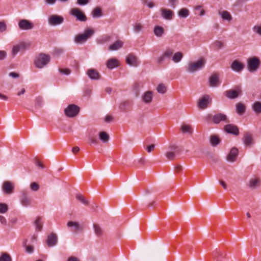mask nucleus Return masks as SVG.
Returning <instances> with one entry per match:
<instances>
[{
    "label": "nucleus",
    "instance_id": "60",
    "mask_svg": "<svg viewBox=\"0 0 261 261\" xmlns=\"http://www.w3.org/2000/svg\"><path fill=\"white\" fill-rule=\"evenodd\" d=\"M112 120L113 117L110 115H107L105 118V120L106 122H110Z\"/></svg>",
    "mask_w": 261,
    "mask_h": 261
},
{
    "label": "nucleus",
    "instance_id": "57",
    "mask_svg": "<svg viewBox=\"0 0 261 261\" xmlns=\"http://www.w3.org/2000/svg\"><path fill=\"white\" fill-rule=\"evenodd\" d=\"M35 102L37 105H41L43 102L42 97H38L35 99Z\"/></svg>",
    "mask_w": 261,
    "mask_h": 261
},
{
    "label": "nucleus",
    "instance_id": "56",
    "mask_svg": "<svg viewBox=\"0 0 261 261\" xmlns=\"http://www.w3.org/2000/svg\"><path fill=\"white\" fill-rule=\"evenodd\" d=\"M7 56V53L4 50H0V60L4 59Z\"/></svg>",
    "mask_w": 261,
    "mask_h": 261
},
{
    "label": "nucleus",
    "instance_id": "4",
    "mask_svg": "<svg viewBox=\"0 0 261 261\" xmlns=\"http://www.w3.org/2000/svg\"><path fill=\"white\" fill-rule=\"evenodd\" d=\"M205 63L204 59H201L196 62L189 63L187 67V71L190 73H193L202 68Z\"/></svg>",
    "mask_w": 261,
    "mask_h": 261
},
{
    "label": "nucleus",
    "instance_id": "49",
    "mask_svg": "<svg viewBox=\"0 0 261 261\" xmlns=\"http://www.w3.org/2000/svg\"><path fill=\"white\" fill-rule=\"evenodd\" d=\"M181 128V130L184 133H189L190 134H192V133L190 126L188 125H182Z\"/></svg>",
    "mask_w": 261,
    "mask_h": 261
},
{
    "label": "nucleus",
    "instance_id": "63",
    "mask_svg": "<svg viewBox=\"0 0 261 261\" xmlns=\"http://www.w3.org/2000/svg\"><path fill=\"white\" fill-rule=\"evenodd\" d=\"M67 261H80V260L76 257L71 256L68 258Z\"/></svg>",
    "mask_w": 261,
    "mask_h": 261
},
{
    "label": "nucleus",
    "instance_id": "46",
    "mask_svg": "<svg viewBox=\"0 0 261 261\" xmlns=\"http://www.w3.org/2000/svg\"><path fill=\"white\" fill-rule=\"evenodd\" d=\"M8 211V206L6 203H0V213L5 214Z\"/></svg>",
    "mask_w": 261,
    "mask_h": 261
},
{
    "label": "nucleus",
    "instance_id": "19",
    "mask_svg": "<svg viewBox=\"0 0 261 261\" xmlns=\"http://www.w3.org/2000/svg\"><path fill=\"white\" fill-rule=\"evenodd\" d=\"M87 74L89 77L93 80H97L100 79V75L95 69L91 68L87 70Z\"/></svg>",
    "mask_w": 261,
    "mask_h": 261
},
{
    "label": "nucleus",
    "instance_id": "54",
    "mask_svg": "<svg viewBox=\"0 0 261 261\" xmlns=\"http://www.w3.org/2000/svg\"><path fill=\"white\" fill-rule=\"evenodd\" d=\"M7 29V25L4 22L0 21V32H4Z\"/></svg>",
    "mask_w": 261,
    "mask_h": 261
},
{
    "label": "nucleus",
    "instance_id": "44",
    "mask_svg": "<svg viewBox=\"0 0 261 261\" xmlns=\"http://www.w3.org/2000/svg\"><path fill=\"white\" fill-rule=\"evenodd\" d=\"M36 230L40 231L41 230L42 228V225L40 221V218H37L35 222Z\"/></svg>",
    "mask_w": 261,
    "mask_h": 261
},
{
    "label": "nucleus",
    "instance_id": "43",
    "mask_svg": "<svg viewBox=\"0 0 261 261\" xmlns=\"http://www.w3.org/2000/svg\"><path fill=\"white\" fill-rule=\"evenodd\" d=\"M76 198L79 200L81 202H82L83 204H85V205H88V203H89V202L88 201H87L85 198V197L81 195V194H78V195H76Z\"/></svg>",
    "mask_w": 261,
    "mask_h": 261
},
{
    "label": "nucleus",
    "instance_id": "6",
    "mask_svg": "<svg viewBox=\"0 0 261 261\" xmlns=\"http://www.w3.org/2000/svg\"><path fill=\"white\" fill-rule=\"evenodd\" d=\"M79 112L80 108L75 105H69L64 110L65 114L68 117H75Z\"/></svg>",
    "mask_w": 261,
    "mask_h": 261
},
{
    "label": "nucleus",
    "instance_id": "12",
    "mask_svg": "<svg viewBox=\"0 0 261 261\" xmlns=\"http://www.w3.org/2000/svg\"><path fill=\"white\" fill-rule=\"evenodd\" d=\"M14 187L13 184L9 181H5L2 186V190L6 194H11L14 192Z\"/></svg>",
    "mask_w": 261,
    "mask_h": 261
},
{
    "label": "nucleus",
    "instance_id": "25",
    "mask_svg": "<svg viewBox=\"0 0 261 261\" xmlns=\"http://www.w3.org/2000/svg\"><path fill=\"white\" fill-rule=\"evenodd\" d=\"M152 92L151 91H147L144 93L142 96V101L145 103H149L152 100Z\"/></svg>",
    "mask_w": 261,
    "mask_h": 261
},
{
    "label": "nucleus",
    "instance_id": "37",
    "mask_svg": "<svg viewBox=\"0 0 261 261\" xmlns=\"http://www.w3.org/2000/svg\"><path fill=\"white\" fill-rule=\"evenodd\" d=\"M252 108L256 114L261 113V102H255L252 106Z\"/></svg>",
    "mask_w": 261,
    "mask_h": 261
},
{
    "label": "nucleus",
    "instance_id": "59",
    "mask_svg": "<svg viewBox=\"0 0 261 261\" xmlns=\"http://www.w3.org/2000/svg\"><path fill=\"white\" fill-rule=\"evenodd\" d=\"M0 222L3 225H6L7 220L4 217L0 216Z\"/></svg>",
    "mask_w": 261,
    "mask_h": 261
},
{
    "label": "nucleus",
    "instance_id": "30",
    "mask_svg": "<svg viewBox=\"0 0 261 261\" xmlns=\"http://www.w3.org/2000/svg\"><path fill=\"white\" fill-rule=\"evenodd\" d=\"M122 45L123 42L120 40H117L113 44L110 45L109 49L110 50H116L122 47Z\"/></svg>",
    "mask_w": 261,
    "mask_h": 261
},
{
    "label": "nucleus",
    "instance_id": "20",
    "mask_svg": "<svg viewBox=\"0 0 261 261\" xmlns=\"http://www.w3.org/2000/svg\"><path fill=\"white\" fill-rule=\"evenodd\" d=\"M30 44L24 42H21L19 44L13 46L12 49V54L16 55L21 49H24L27 46H29Z\"/></svg>",
    "mask_w": 261,
    "mask_h": 261
},
{
    "label": "nucleus",
    "instance_id": "33",
    "mask_svg": "<svg viewBox=\"0 0 261 261\" xmlns=\"http://www.w3.org/2000/svg\"><path fill=\"white\" fill-rule=\"evenodd\" d=\"M210 139L211 144L213 146L217 145L221 142V139L216 135H211Z\"/></svg>",
    "mask_w": 261,
    "mask_h": 261
},
{
    "label": "nucleus",
    "instance_id": "42",
    "mask_svg": "<svg viewBox=\"0 0 261 261\" xmlns=\"http://www.w3.org/2000/svg\"><path fill=\"white\" fill-rule=\"evenodd\" d=\"M101 15V11L100 8L97 7L93 10L92 12V16L93 17H100Z\"/></svg>",
    "mask_w": 261,
    "mask_h": 261
},
{
    "label": "nucleus",
    "instance_id": "50",
    "mask_svg": "<svg viewBox=\"0 0 261 261\" xmlns=\"http://www.w3.org/2000/svg\"><path fill=\"white\" fill-rule=\"evenodd\" d=\"M30 188L33 191H37L39 189V186L37 183L34 182L31 183Z\"/></svg>",
    "mask_w": 261,
    "mask_h": 261
},
{
    "label": "nucleus",
    "instance_id": "18",
    "mask_svg": "<svg viewBox=\"0 0 261 261\" xmlns=\"http://www.w3.org/2000/svg\"><path fill=\"white\" fill-rule=\"evenodd\" d=\"M20 202H21V203L23 206H28V205H30V204H31V199L29 197L27 193L25 191H22L21 192V197H20Z\"/></svg>",
    "mask_w": 261,
    "mask_h": 261
},
{
    "label": "nucleus",
    "instance_id": "52",
    "mask_svg": "<svg viewBox=\"0 0 261 261\" xmlns=\"http://www.w3.org/2000/svg\"><path fill=\"white\" fill-rule=\"evenodd\" d=\"M89 140L90 144H97L98 143L97 140L92 136H89Z\"/></svg>",
    "mask_w": 261,
    "mask_h": 261
},
{
    "label": "nucleus",
    "instance_id": "61",
    "mask_svg": "<svg viewBox=\"0 0 261 261\" xmlns=\"http://www.w3.org/2000/svg\"><path fill=\"white\" fill-rule=\"evenodd\" d=\"M216 253H218V254H217V258L219 259V257H223L224 255H223V254L221 252V251H216L215 252H214L213 253V255H214V258H215V254Z\"/></svg>",
    "mask_w": 261,
    "mask_h": 261
},
{
    "label": "nucleus",
    "instance_id": "16",
    "mask_svg": "<svg viewBox=\"0 0 261 261\" xmlns=\"http://www.w3.org/2000/svg\"><path fill=\"white\" fill-rule=\"evenodd\" d=\"M126 62L129 65L135 67L139 64L137 57L132 54H128L126 56Z\"/></svg>",
    "mask_w": 261,
    "mask_h": 261
},
{
    "label": "nucleus",
    "instance_id": "8",
    "mask_svg": "<svg viewBox=\"0 0 261 261\" xmlns=\"http://www.w3.org/2000/svg\"><path fill=\"white\" fill-rule=\"evenodd\" d=\"M212 102L210 96L207 94L203 95L199 99L197 107L200 110H204L208 107V105Z\"/></svg>",
    "mask_w": 261,
    "mask_h": 261
},
{
    "label": "nucleus",
    "instance_id": "39",
    "mask_svg": "<svg viewBox=\"0 0 261 261\" xmlns=\"http://www.w3.org/2000/svg\"><path fill=\"white\" fill-rule=\"evenodd\" d=\"M178 14L180 17L186 18L188 16L189 12L187 9L182 8L178 11Z\"/></svg>",
    "mask_w": 261,
    "mask_h": 261
},
{
    "label": "nucleus",
    "instance_id": "15",
    "mask_svg": "<svg viewBox=\"0 0 261 261\" xmlns=\"http://www.w3.org/2000/svg\"><path fill=\"white\" fill-rule=\"evenodd\" d=\"M225 131L228 133L234 135H238L239 134V131L238 127L233 124H228L224 126Z\"/></svg>",
    "mask_w": 261,
    "mask_h": 261
},
{
    "label": "nucleus",
    "instance_id": "13",
    "mask_svg": "<svg viewBox=\"0 0 261 261\" xmlns=\"http://www.w3.org/2000/svg\"><path fill=\"white\" fill-rule=\"evenodd\" d=\"M174 53V50L172 48H167L162 55L160 56L157 60L158 64H161L165 59V58H170Z\"/></svg>",
    "mask_w": 261,
    "mask_h": 261
},
{
    "label": "nucleus",
    "instance_id": "7",
    "mask_svg": "<svg viewBox=\"0 0 261 261\" xmlns=\"http://www.w3.org/2000/svg\"><path fill=\"white\" fill-rule=\"evenodd\" d=\"M260 64L259 60L256 57L250 58L247 61V68L251 72L256 71Z\"/></svg>",
    "mask_w": 261,
    "mask_h": 261
},
{
    "label": "nucleus",
    "instance_id": "64",
    "mask_svg": "<svg viewBox=\"0 0 261 261\" xmlns=\"http://www.w3.org/2000/svg\"><path fill=\"white\" fill-rule=\"evenodd\" d=\"M9 75L13 78H17L19 76V74L18 73L14 72L10 73Z\"/></svg>",
    "mask_w": 261,
    "mask_h": 261
},
{
    "label": "nucleus",
    "instance_id": "2",
    "mask_svg": "<svg viewBox=\"0 0 261 261\" xmlns=\"http://www.w3.org/2000/svg\"><path fill=\"white\" fill-rule=\"evenodd\" d=\"M94 33L93 29L88 28L83 34H79L75 37L74 42L78 44L83 43L90 38Z\"/></svg>",
    "mask_w": 261,
    "mask_h": 261
},
{
    "label": "nucleus",
    "instance_id": "9",
    "mask_svg": "<svg viewBox=\"0 0 261 261\" xmlns=\"http://www.w3.org/2000/svg\"><path fill=\"white\" fill-rule=\"evenodd\" d=\"M64 22L63 17L58 15H51L48 18L49 25L55 26L62 24Z\"/></svg>",
    "mask_w": 261,
    "mask_h": 261
},
{
    "label": "nucleus",
    "instance_id": "32",
    "mask_svg": "<svg viewBox=\"0 0 261 261\" xmlns=\"http://www.w3.org/2000/svg\"><path fill=\"white\" fill-rule=\"evenodd\" d=\"M153 33L156 37H160L164 33V29L162 27L156 25L154 28Z\"/></svg>",
    "mask_w": 261,
    "mask_h": 261
},
{
    "label": "nucleus",
    "instance_id": "14",
    "mask_svg": "<svg viewBox=\"0 0 261 261\" xmlns=\"http://www.w3.org/2000/svg\"><path fill=\"white\" fill-rule=\"evenodd\" d=\"M242 91L240 88H237L234 90H228L225 91V96L230 99H234L238 97Z\"/></svg>",
    "mask_w": 261,
    "mask_h": 261
},
{
    "label": "nucleus",
    "instance_id": "40",
    "mask_svg": "<svg viewBox=\"0 0 261 261\" xmlns=\"http://www.w3.org/2000/svg\"><path fill=\"white\" fill-rule=\"evenodd\" d=\"M156 90L159 93L164 94L166 92L167 88L164 84L161 83L157 86Z\"/></svg>",
    "mask_w": 261,
    "mask_h": 261
},
{
    "label": "nucleus",
    "instance_id": "41",
    "mask_svg": "<svg viewBox=\"0 0 261 261\" xmlns=\"http://www.w3.org/2000/svg\"><path fill=\"white\" fill-rule=\"evenodd\" d=\"M0 261H12L11 256L7 253H3L0 257Z\"/></svg>",
    "mask_w": 261,
    "mask_h": 261
},
{
    "label": "nucleus",
    "instance_id": "5",
    "mask_svg": "<svg viewBox=\"0 0 261 261\" xmlns=\"http://www.w3.org/2000/svg\"><path fill=\"white\" fill-rule=\"evenodd\" d=\"M207 118L211 119L214 124H219L221 122L228 123L229 122L227 116L223 113H218L214 115H208Z\"/></svg>",
    "mask_w": 261,
    "mask_h": 261
},
{
    "label": "nucleus",
    "instance_id": "47",
    "mask_svg": "<svg viewBox=\"0 0 261 261\" xmlns=\"http://www.w3.org/2000/svg\"><path fill=\"white\" fill-rule=\"evenodd\" d=\"M23 246L25 248V251L28 253H31L33 252V246L31 245L28 246L27 245L26 241L24 242H23Z\"/></svg>",
    "mask_w": 261,
    "mask_h": 261
},
{
    "label": "nucleus",
    "instance_id": "29",
    "mask_svg": "<svg viewBox=\"0 0 261 261\" xmlns=\"http://www.w3.org/2000/svg\"><path fill=\"white\" fill-rule=\"evenodd\" d=\"M243 142L245 145L251 146L253 144V140L251 135L246 134L243 138Z\"/></svg>",
    "mask_w": 261,
    "mask_h": 261
},
{
    "label": "nucleus",
    "instance_id": "35",
    "mask_svg": "<svg viewBox=\"0 0 261 261\" xmlns=\"http://www.w3.org/2000/svg\"><path fill=\"white\" fill-rule=\"evenodd\" d=\"M259 185V180L257 178L251 179L248 183V186L251 189H255Z\"/></svg>",
    "mask_w": 261,
    "mask_h": 261
},
{
    "label": "nucleus",
    "instance_id": "27",
    "mask_svg": "<svg viewBox=\"0 0 261 261\" xmlns=\"http://www.w3.org/2000/svg\"><path fill=\"white\" fill-rule=\"evenodd\" d=\"M231 68L235 71L240 72L244 68V65L238 61H234L232 62Z\"/></svg>",
    "mask_w": 261,
    "mask_h": 261
},
{
    "label": "nucleus",
    "instance_id": "45",
    "mask_svg": "<svg viewBox=\"0 0 261 261\" xmlns=\"http://www.w3.org/2000/svg\"><path fill=\"white\" fill-rule=\"evenodd\" d=\"M143 25L140 23H136L134 25L133 30L136 33L141 32L143 29Z\"/></svg>",
    "mask_w": 261,
    "mask_h": 261
},
{
    "label": "nucleus",
    "instance_id": "22",
    "mask_svg": "<svg viewBox=\"0 0 261 261\" xmlns=\"http://www.w3.org/2000/svg\"><path fill=\"white\" fill-rule=\"evenodd\" d=\"M67 226L68 227H73V231L76 233L83 229L82 227L77 222L69 221L67 223Z\"/></svg>",
    "mask_w": 261,
    "mask_h": 261
},
{
    "label": "nucleus",
    "instance_id": "53",
    "mask_svg": "<svg viewBox=\"0 0 261 261\" xmlns=\"http://www.w3.org/2000/svg\"><path fill=\"white\" fill-rule=\"evenodd\" d=\"M129 106V102L127 101H124L120 103L119 106V108L121 110H125V108L126 107H127Z\"/></svg>",
    "mask_w": 261,
    "mask_h": 261
},
{
    "label": "nucleus",
    "instance_id": "62",
    "mask_svg": "<svg viewBox=\"0 0 261 261\" xmlns=\"http://www.w3.org/2000/svg\"><path fill=\"white\" fill-rule=\"evenodd\" d=\"M154 147H155V146L153 144H151L149 146H148L146 147L147 152H151L152 150H153V149L154 148Z\"/></svg>",
    "mask_w": 261,
    "mask_h": 261
},
{
    "label": "nucleus",
    "instance_id": "31",
    "mask_svg": "<svg viewBox=\"0 0 261 261\" xmlns=\"http://www.w3.org/2000/svg\"><path fill=\"white\" fill-rule=\"evenodd\" d=\"M218 14L221 16L223 20H226L228 21H231L232 20V17L230 13L225 10L222 11H219Z\"/></svg>",
    "mask_w": 261,
    "mask_h": 261
},
{
    "label": "nucleus",
    "instance_id": "38",
    "mask_svg": "<svg viewBox=\"0 0 261 261\" xmlns=\"http://www.w3.org/2000/svg\"><path fill=\"white\" fill-rule=\"evenodd\" d=\"M183 55L181 52H177L175 53L172 57V61L175 63H178L182 58Z\"/></svg>",
    "mask_w": 261,
    "mask_h": 261
},
{
    "label": "nucleus",
    "instance_id": "3",
    "mask_svg": "<svg viewBox=\"0 0 261 261\" xmlns=\"http://www.w3.org/2000/svg\"><path fill=\"white\" fill-rule=\"evenodd\" d=\"M180 152V149L178 146L171 144L168 146V150L165 152V156L166 158L170 160H173L176 156Z\"/></svg>",
    "mask_w": 261,
    "mask_h": 261
},
{
    "label": "nucleus",
    "instance_id": "21",
    "mask_svg": "<svg viewBox=\"0 0 261 261\" xmlns=\"http://www.w3.org/2000/svg\"><path fill=\"white\" fill-rule=\"evenodd\" d=\"M161 15L165 19L170 20L173 15V12L172 10L164 8L161 9Z\"/></svg>",
    "mask_w": 261,
    "mask_h": 261
},
{
    "label": "nucleus",
    "instance_id": "28",
    "mask_svg": "<svg viewBox=\"0 0 261 261\" xmlns=\"http://www.w3.org/2000/svg\"><path fill=\"white\" fill-rule=\"evenodd\" d=\"M210 85L212 87H216L219 84V77L216 74H213L209 79Z\"/></svg>",
    "mask_w": 261,
    "mask_h": 261
},
{
    "label": "nucleus",
    "instance_id": "26",
    "mask_svg": "<svg viewBox=\"0 0 261 261\" xmlns=\"http://www.w3.org/2000/svg\"><path fill=\"white\" fill-rule=\"evenodd\" d=\"M57 242V237L55 233H51L47 237V244L49 247L55 246Z\"/></svg>",
    "mask_w": 261,
    "mask_h": 261
},
{
    "label": "nucleus",
    "instance_id": "58",
    "mask_svg": "<svg viewBox=\"0 0 261 261\" xmlns=\"http://www.w3.org/2000/svg\"><path fill=\"white\" fill-rule=\"evenodd\" d=\"M60 71L61 73H62L63 74H66V75H68L70 73V70L68 69H60Z\"/></svg>",
    "mask_w": 261,
    "mask_h": 261
},
{
    "label": "nucleus",
    "instance_id": "55",
    "mask_svg": "<svg viewBox=\"0 0 261 261\" xmlns=\"http://www.w3.org/2000/svg\"><path fill=\"white\" fill-rule=\"evenodd\" d=\"M90 0H77V3L81 6L85 5L90 2Z\"/></svg>",
    "mask_w": 261,
    "mask_h": 261
},
{
    "label": "nucleus",
    "instance_id": "17",
    "mask_svg": "<svg viewBox=\"0 0 261 261\" xmlns=\"http://www.w3.org/2000/svg\"><path fill=\"white\" fill-rule=\"evenodd\" d=\"M238 150L237 148L233 147L232 148L229 153L228 154L226 159L227 161L233 162L236 160V159L238 156Z\"/></svg>",
    "mask_w": 261,
    "mask_h": 261
},
{
    "label": "nucleus",
    "instance_id": "34",
    "mask_svg": "<svg viewBox=\"0 0 261 261\" xmlns=\"http://www.w3.org/2000/svg\"><path fill=\"white\" fill-rule=\"evenodd\" d=\"M98 136L99 139L104 143L108 142L109 140L110 137L105 132H99Z\"/></svg>",
    "mask_w": 261,
    "mask_h": 261
},
{
    "label": "nucleus",
    "instance_id": "1",
    "mask_svg": "<svg viewBox=\"0 0 261 261\" xmlns=\"http://www.w3.org/2000/svg\"><path fill=\"white\" fill-rule=\"evenodd\" d=\"M50 60L49 55L44 54H39L35 58L34 64L36 67L41 69L46 66Z\"/></svg>",
    "mask_w": 261,
    "mask_h": 261
},
{
    "label": "nucleus",
    "instance_id": "51",
    "mask_svg": "<svg viewBox=\"0 0 261 261\" xmlns=\"http://www.w3.org/2000/svg\"><path fill=\"white\" fill-rule=\"evenodd\" d=\"M252 30L254 32L261 36V27L259 25H255L253 27Z\"/></svg>",
    "mask_w": 261,
    "mask_h": 261
},
{
    "label": "nucleus",
    "instance_id": "24",
    "mask_svg": "<svg viewBox=\"0 0 261 261\" xmlns=\"http://www.w3.org/2000/svg\"><path fill=\"white\" fill-rule=\"evenodd\" d=\"M106 66L109 69H112L119 66V62L115 59H110L107 61Z\"/></svg>",
    "mask_w": 261,
    "mask_h": 261
},
{
    "label": "nucleus",
    "instance_id": "23",
    "mask_svg": "<svg viewBox=\"0 0 261 261\" xmlns=\"http://www.w3.org/2000/svg\"><path fill=\"white\" fill-rule=\"evenodd\" d=\"M93 228L94 230V232L96 236L98 237H100L103 235V230L99 224L97 223H94L93 224Z\"/></svg>",
    "mask_w": 261,
    "mask_h": 261
},
{
    "label": "nucleus",
    "instance_id": "10",
    "mask_svg": "<svg viewBox=\"0 0 261 261\" xmlns=\"http://www.w3.org/2000/svg\"><path fill=\"white\" fill-rule=\"evenodd\" d=\"M18 27L22 30H29L32 29L34 25L30 20L27 19H21L18 22Z\"/></svg>",
    "mask_w": 261,
    "mask_h": 261
},
{
    "label": "nucleus",
    "instance_id": "36",
    "mask_svg": "<svg viewBox=\"0 0 261 261\" xmlns=\"http://www.w3.org/2000/svg\"><path fill=\"white\" fill-rule=\"evenodd\" d=\"M237 113L241 115L243 114L245 111V107L244 105L241 103H238L236 105Z\"/></svg>",
    "mask_w": 261,
    "mask_h": 261
},
{
    "label": "nucleus",
    "instance_id": "48",
    "mask_svg": "<svg viewBox=\"0 0 261 261\" xmlns=\"http://www.w3.org/2000/svg\"><path fill=\"white\" fill-rule=\"evenodd\" d=\"M214 46L217 50L222 48L223 46V43L220 41H216L213 43Z\"/></svg>",
    "mask_w": 261,
    "mask_h": 261
},
{
    "label": "nucleus",
    "instance_id": "11",
    "mask_svg": "<svg viewBox=\"0 0 261 261\" xmlns=\"http://www.w3.org/2000/svg\"><path fill=\"white\" fill-rule=\"evenodd\" d=\"M71 14L76 17V20L80 21H86L87 17L78 8L72 9Z\"/></svg>",
    "mask_w": 261,
    "mask_h": 261
}]
</instances>
